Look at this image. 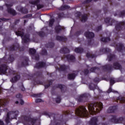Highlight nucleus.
I'll return each mask as SVG.
<instances>
[{
  "mask_svg": "<svg viewBox=\"0 0 125 125\" xmlns=\"http://www.w3.org/2000/svg\"><path fill=\"white\" fill-rule=\"evenodd\" d=\"M70 6L68 5H62L61 7H59L58 9L59 10L63 11V10H66V9H70Z\"/></svg>",
  "mask_w": 125,
  "mask_h": 125,
  "instance_id": "obj_33",
  "label": "nucleus"
},
{
  "mask_svg": "<svg viewBox=\"0 0 125 125\" xmlns=\"http://www.w3.org/2000/svg\"><path fill=\"white\" fill-rule=\"evenodd\" d=\"M80 21L82 23H85V22H86L87 21L88 19V16L87 14H84L83 15H81V18H80Z\"/></svg>",
  "mask_w": 125,
  "mask_h": 125,
  "instance_id": "obj_23",
  "label": "nucleus"
},
{
  "mask_svg": "<svg viewBox=\"0 0 125 125\" xmlns=\"http://www.w3.org/2000/svg\"><path fill=\"white\" fill-rule=\"evenodd\" d=\"M89 94L86 93H84L80 95L78 98V102L80 103H84V102H86L88 99Z\"/></svg>",
  "mask_w": 125,
  "mask_h": 125,
  "instance_id": "obj_10",
  "label": "nucleus"
},
{
  "mask_svg": "<svg viewBox=\"0 0 125 125\" xmlns=\"http://www.w3.org/2000/svg\"><path fill=\"white\" fill-rule=\"evenodd\" d=\"M104 22L106 23H109L110 26H112L113 24L116 23V21L114 19L108 17L104 19Z\"/></svg>",
  "mask_w": 125,
  "mask_h": 125,
  "instance_id": "obj_18",
  "label": "nucleus"
},
{
  "mask_svg": "<svg viewBox=\"0 0 125 125\" xmlns=\"http://www.w3.org/2000/svg\"><path fill=\"white\" fill-rule=\"evenodd\" d=\"M68 68H69V66L63 64V65H61L59 68V70L60 71H66V70L68 69Z\"/></svg>",
  "mask_w": 125,
  "mask_h": 125,
  "instance_id": "obj_38",
  "label": "nucleus"
},
{
  "mask_svg": "<svg viewBox=\"0 0 125 125\" xmlns=\"http://www.w3.org/2000/svg\"><path fill=\"white\" fill-rule=\"evenodd\" d=\"M124 117H121L118 119H117V116L116 115H112V118L110 119V122L113 123L114 124H119L120 122L124 121Z\"/></svg>",
  "mask_w": 125,
  "mask_h": 125,
  "instance_id": "obj_11",
  "label": "nucleus"
},
{
  "mask_svg": "<svg viewBox=\"0 0 125 125\" xmlns=\"http://www.w3.org/2000/svg\"><path fill=\"white\" fill-rule=\"evenodd\" d=\"M125 45L122 43H118L116 44V49L118 51V52H122L123 51V49H124V46Z\"/></svg>",
  "mask_w": 125,
  "mask_h": 125,
  "instance_id": "obj_19",
  "label": "nucleus"
},
{
  "mask_svg": "<svg viewBox=\"0 0 125 125\" xmlns=\"http://www.w3.org/2000/svg\"><path fill=\"white\" fill-rule=\"evenodd\" d=\"M82 33H83V30H80L75 32V36H80V35H82Z\"/></svg>",
  "mask_w": 125,
  "mask_h": 125,
  "instance_id": "obj_58",
  "label": "nucleus"
},
{
  "mask_svg": "<svg viewBox=\"0 0 125 125\" xmlns=\"http://www.w3.org/2000/svg\"><path fill=\"white\" fill-rule=\"evenodd\" d=\"M43 79V75L41 71H36L35 73L32 75L31 80H32L34 85L42 84L43 83L41 81H42Z\"/></svg>",
  "mask_w": 125,
  "mask_h": 125,
  "instance_id": "obj_3",
  "label": "nucleus"
},
{
  "mask_svg": "<svg viewBox=\"0 0 125 125\" xmlns=\"http://www.w3.org/2000/svg\"><path fill=\"white\" fill-rule=\"evenodd\" d=\"M98 118L97 117H92L90 121L88 122L89 125H98Z\"/></svg>",
  "mask_w": 125,
  "mask_h": 125,
  "instance_id": "obj_15",
  "label": "nucleus"
},
{
  "mask_svg": "<svg viewBox=\"0 0 125 125\" xmlns=\"http://www.w3.org/2000/svg\"><path fill=\"white\" fill-rule=\"evenodd\" d=\"M46 67V63L44 62H39L36 63L35 68L37 69H42V68H45Z\"/></svg>",
  "mask_w": 125,
  "mask_h": 125,
  "instance_id": "obj_14",
  "label": "nucleus"
},
{
  "mask_svg": "<svg viewBox=\"0 0 125 125\" xmlns=\"http://www.w3.org/2000/svg\"><path fill=\"white\" fill-rule=\"evenodd\" d=\"M101 30H102V25H100L96 27V28L95 29V31L98 33V32H99V31H101Z\"/></svg>",
  "mask_w": 125,
  "mask_h": 125,
  "instance_id": "obj_55",
  "label": "nucleus"
},
{
  "mask_svg": "<svg viewBox=\"0 0 125 125\" xmlns=\"http://www.w3.org/2000/svg\"><path fill=\"white\" fill-rule=\"evenodd\" d=\"M30 17H32V14H28L23 17H22L23 19H25L26 18H30Z\"/></svg>",
  "mask_w": 125,
  "mask_h": 125,
  "instance_id": "obj_62",
  "label": "nucleus"
},
{
  "mask_svg": "<svg viewBox=\"0 0 125 125\" xmlns=\"http://www.w3.org/2000/svg\"><path fill=\"white\" fill-rule=\"evenodd\" d=\"M107 93H111V92H118L117 91H115L112 89V86H110L107 91Z\"/></svg>",
  "mask_w": 125,
  "mask_h": 125,
  "instance_id": "obj_53",
  "label": "nucleus"
},
{
  "mask_svg": "<svg viewBox=\"0 0 125 125\" xmlns=\"http://www.w3.org/2000/svg\"><path fill=\"white\" fill-rule=\"evenodd\" d=\"M76 78V74L75 73H69L67 75V79L69 81H74V79Z\"/></svg>",
  "mask_w": 125,
  "mask_h": 125,
  "instance_id": "obj_28",
  "label": "nucleus"
},
{
  "mask_svg": "<svg viewBox=\"0 0 125 125\" xmlns=\"http://www.w3.org/2000/svg\"><path fill=\"white\" fill-rule=\"evenodd\" d=\"M56 88H60V89L61 91V92H62V93H64V92H66L67 87H66L65 85H63L62 84H56L55 86H53L52 87L51 93V94H52V95H55V92L54 91V90H55Z\"/></svg>",
  "mask_w": 125,
  "mask_h": 125,
  "instance_id": "obj_7",
  "label": "nucleus"
},
{
  "mask_svg": "<svg viewBox=\"0 0 125 125\" xmlns=\"http://www.w3.org/2000/svg\"><path fill=\"white\" fill-rule=\"evenodd\" d=\"M101 41L103 42H108L111 41V39L109 37H103L101 38Z\"/></svg>",
  "mask_w": 125,
  "mask_h": 125,
  "instance_id": "obj_39",
  "label": "nucleus"
},
{
  "mask_svg": "<svg viewBox=\"0 0 125 125\" xmlns=\"http://www.w3.org/2000/svg\"><path fill=\"white\" fill-rule=\"evenodd\" d=\"M56 39L57 41H59V42H67V41H68V39L66 37L60 36H57Z\"/></svg>",
  "mask_w": 125,
  "mask_h": 125,
  "instance_id": "obj_21",
  "label": "nucleus"
},
{
  "mask_svg": "<svg viewBox=\"0 0 125 125\" xmlns=\"http://www.w3.org/2000/svg\"><path fill=\"white\" fill-rule=\"evenodd\" d=\"M37 10H40L41 8H43V5H42L41 4H38L37 5Z\"/></svg>",
  "mask_w": 125,
  "mask_h": 125,
  "instance_id": "obj_59",
  "label": "nucleus"
},
{
  "mask_svg": "<svg viewBox=\"0 0 125 125\" xmlns=\"http://www.w3.org/2000/svg\"><path fill=\"white\" fill-rule=\"evenodd\" d=\"M118 15L119 17L121 18H124V17H125V10L120 11Z\"/></svg>",
  "mask_w": 125,
  "mask_h": 125,
  "instance_id": "obj_45",
  "label": "nucleus"
},
{
  "mask_svg": "<svg viewBox=\"0 0 125 125\" xmlns=\"http://www.w3.org/2000/svg\"><path fill=\"white\" fill-rule=\"evenodd\" d=\"M55 31L56 34H59L62 31V27L60 25L55 26Z\"/></svg>",
  "mask_w": 125,
  "mask_h": 125,
  "instance_id": "obj_34",
  "label": "nucleus"
},
{
  "mask_svg": "<svg viewBox=\"0 0 125 125\" xmlns=\"http://www.w3.org/2000/svg\"><path fill=\"white\" fill-rule=\"evenodd\" d=\"M65 58L68 62H74L75 59H76L75 56L72 55H67L65 56Z\"/></svg>",
  "mask_w": 125,
  "mask_h": 125,
  "instance_id": "obj_22",
  "label": "nucleus"
},
{
  "mask_svg": "<svg viewBox=\"0 0 125 125\" xmlns=\"http://www.w3.org/2000/svg\"><path fill=\"white\" fill-rule=\"evenodd\" d=\"M84 35L86 37V39L89 40L88 41V45H91V39L94 38V33L92 32L86 31L84 33Z\"/></svg>",
  "mask_w": 125,
  "mask_h": 125,
  "instance_id": "obj_9",
  "label": "nucleus"
},
{
  "mask_svg": "<svg viewBox=\"0 0 125 125\" xmlns=\"http://www.w3.org/2000/svg\"><path fill=\"white\" fill-rule=\"evenodd\" d=\"M42 55L46 56L47 55V51L45 49H43L42 50L41 52Z\"/></svg>",
  "mask_w": 125,
  "mask_h": 125,
  "instance_id": "obj_54",
  "label": "nucleus"
},
{
  "mask_svg": "<svg viewBox=\"0 0 125 125\" xmlns=\"http://www.w3.org/2000/svg\"><path fill=\"white\" fill-rule=\"evenodd\" d=\"M48 84H46L44 85L45 89H46V88H48V87H49V86H50L51 84H52V81H51V80H49L48 81Z\"/></svg>",
  "mask_w": 125,
  "mask_h": 125,
  "instance_id": "obj_50",
  "label": "nucleus"
},
{
  "mask_svg": "<svg viewBox=\"0 0 125 125\" xmlns=\"http://www.w3.org/2000/svg\"><path fill=\"white\" fill-rule=\"evenodd\" d=\"M75 114L77 115V117H79V118H83L87 116L88 112H87L85 106L81 105L75 110Z\"/></svg>",
  "mask_w": 125,
  "mask_h": 125,
  "instance_id": "obj_4",
  "label": "nucleus"
},
{
  "mask_svg": "<svg viewBox=\"0 0 125 125\" xmlns=\"http://www.w3.org/2000/svg\"><path fill=\"white\" fill-rule=\"evenodd\" d=\"M70 115V113L68 111H63L62 112V117H67V116H69Z\"/></svg>",
  "mask_w": 125,
  "mask_h": 125,
  "instance_id": "obj_56",
  "label": "nucleus"
},
{
  "mask_svg": "<svg viewBox=\"0 0 125 125\" xmlns=\"http://www.w3.org/2000/svg\"><path fill=\"white\" fill-rule=\"evenodd\" d=\"M40 0H36L34 1H31L30 2H29V3L31 4H32L33 5H38L39 4V3L40 2Z\"/></svg>",
  "mask_w": 125,
  "mask_h": 125,
  "instance_id": "obj_43",
  "label": "nucleus"
},
{
  "mask_svg": "<svg viewBox=\"0 0 125 125\" xmlns=\"http://www.w3.org/2000/svg\"><path fill=\"white\" fill-rule=\"evenodd\" d=\"M21 76L19 74H16L15 76L13 77L11 80V83H16V82H18L20 80Z\"/></svg>",
  "mask_w": 125,
  "mask_h": 125,
  "instance_id": "obj_24",
  "label": "nucleus"
},
{
  "mask_svg": "<svg viewBox=\"0 0 125 125\" xmlns=\"http://www.w3.org/2000/svg\"><path fill=\"white\" fill-rule=\"evenodd\" d=\"M117 110L118 105L110 106L107 110V113H108L109 114L112 113H115V112H117Z\"/></svg>",
  "mask_w": 125,
  "mask_h": 125,
  "instance_id": "obj_17",
  "label": "nucleus"
},
{
  "mask_svg": "<svg viewBox=\"0 0 125 125\" xmlns=\"http://www.w3.org/2000/svg\"><path fill=\"white\" fill-rule=\"evenodd\" d=\"M103 69L106 70V71H111V70H113V65L108 64L104 66Z\"/></svg>",
  "mask_w": 125,
  "mask_h": 125,
  "instance_id": "obj_29",
  "label": "nucleus"
},
{
  "mask_svg": "<svg viewBox=\"0 0 125 125\" xmlns=\"http://www.w3.org/2000/svg\"><path fill=\"white\" fill-rule=\"evenodd\" d=\"M6 6L7 8V12L13 16H15L17 13H16V11L14 9L11 8L12 5L11 4H6Z\"/></svg>",
  "mask_w": 125,
  "mask_h": 125,
  "instance_id": "obj_12",
  "label": "nucleus"
},
{
  "mask_svg": "<svg viewBox=\"0 0 125 125\" xmlns=\"http://www.w3.org/2000/svg\"><path fill=\"white\" fill-rule=\"evenodd\" d=\"M29 65V58L28 57H24L23 61L21 62V64L19 67H25Z\"/></svg>",
  "mask_w": 125,
  "mask_h": 125,
  "instance_id": "obj_16",
  "label": "nucleus"
},
{
  "mask_svg": "<svg viewBox=\"0 0 125 125\" xmlns=\"http://www.w3.org/2000/svg\"><path fill=\"white\" fill-rule=\"evenodd\" d=\"M21 120L22 123L24 125H30L29 123H31L32 125H35L38 119H35V118H31L30 116H22L21 117Z\"/></svg>",
  "mask_w": 125,
  "mask_h": 125,
  "instance_id": "obj_5",
  "label": "nucleus"
},
{
  "mask_svg": "<svg viewBox=\"0 0 125 125\" xmlns=\"http://www.w3.org/2000/svg\"><path fill=\"white\" fill-rule=\"evenodd\" d=\"M8 60L12 63V62L15 60V59L14 58V55H10L8 58Z\"/></svg>",
  "mask_w": 125,
  "mask_h": 125,
  "instance_id": "obj_44",
  "label": "nucleus"
},
{
  "mask_svg": "<svg viewBox=\"0 0 125 125\" xmlns=\"http://www.w3.org/2000/svg\"><path fill=\"white\" fill-rule=\"evenodd\" d=\"M86 56L87 58H95L96 56L94 54H90L89 53H87Z\"/></svg>",
  "mask_w": 125,
  "mask_h": 125,
  "instance_id": "obj_47",
  "label": "nucleus"
},
{
  "mask_svg": "<svg viewBox=\"0 0 125 125\" xmlns=\"http://www.w3.org/2000/svg\"><path fill=\"white\" fill-rule=\"evenodd\" d=\"M83 72H84V75H88V74H89V70L87 69H85Z\"/></svg>",
  "mask_w": 125,
  "mask_h": 125,
  "instance_id": "obj_63",
  "label": "nucleus"
},
{
  "mask_svg": "<svg viewBox=\"0 0 125 125\" xmlns=\"http://www.w3.org/2000/svg\"><path fill=\"white\" fill-rule=\"evenodd\" d=\"M113 68L115 69V70H122V69H123L122 65H121L118 62H113Z\"/></svg>",
  "mask_w": 125,
  "mask_h": 125,
  "instance_id": "obj_20",
  "label": "nucleus"
},
{
  "mask_svg": "<svg viewBox=\"0 0 125 125\" xmlns=\"http://www.w3.org/2000/svg\"><path fill=\"white\" fill-rule=\"evenodd\" d=\"M54 45L55 44L53 42H50L46 44L45 46V47H47V48H53V47H54Z\"/></svg>",
  "mask_w": 125,
  "mask_h": 125,
  "instance_id": "obj_36",
  "label": "nucleus"
},
{
  "mask_svg": "<svg viewBox=\"0 0 125 125\" xmlns=\"http://www.w3.org/2000/svg\"><path fill=\"white\" fill-rule=\"evenodd\" d=\"M90 71L92 73H97V72H100V68L97 66L93 67L90 69Z\"/></svg>",
  "mask_w": 125,
  "mask_h": 125,
  "instance_id": "obj_30",
  "label": "nucleus"
},
{
  "mask_svg": "<svg viewBox=\"0 0 125 125\" xmlns=\"http://www.w3.org/2000/svg\"><path fill=\"white\" fill-rule=\"evenodd\" d=\"M74 16H75V17H76V18H77V19H80L81 17L82 16V12H76L74 14Z\"/></svg>",
  "mask_w": 125,
  "mask_h": 125,
  "instance_id": "obj_41",
  "label": "nucleus"
},
{
  "mask_svg": "<svg viewBox=\"0 0 125 125\" xmlns=\"http://www.w3.org/2000/svg\"><path fill=\"white\" fill-rule=\"evenodd\" d=\"M87 108L90 114L100 113V111L103 109V104L101 102L88 103L87 104Z\"/></svg>",
  "mask_w": 125,
  "mask_h": 125,
  "instance_id": "obj_2",
  "label": "nucleus"
},
{
  "mask_svg": "<svg viewBox=\"0 0 125 125\" xmlns=\"http://www.w3.org/2000/svg\"><path fill=\"white\" fill-rule=\"evenodd\" d=\"M32 59H34V60H37V61H39L40 60V55H36V54L32 56Z\"/></svg>",
  "mask_w": 125,
  "mask_h": 125,
  "instance_id": "obj_49",
  "label": "nucleus"
},
{
  "mask_svg": "<svg viewBox=\"0 0 125 125\" xmlns=\"http://www.w3.org/2000/svg\"><path fill=\"white\" fill-rule=\"evenodd\" d=\"M74 51L76 53H83V48L82 47H77L74 49Z\"/></svg>",
  "mask_w": 125,
  "mask_h": 125,
  "instance_id": "obj_37",
  "label": "nucleus"
},
{
  "mask_svg": "<svg viewBox=\"0 0 125 125\" xmlns=\"http://www.w3.org/2000/svg\"><path fill=\"white\" fill-rule=\"evenodd\" d=\"M16 98L20 100L23 97V96L22 95V94L19 93L16 95Z\"/></svg>",
  "mask_w": 125,
  "mask_h": 125,
  "instance_id": "obj_57",
  "label": "nucleus"
},
{
  "mask_svg": "<svg viewBox=\"0 0 125 125\" xmlns=\"http://www.w3.org/2000/svg\"><path fill=\"white\" fill-rule=\"evenodd\" d=\"M65 16L64 13L62 12L58 14V18H63Z\"/></svg>",
  "mask_w": 125,
  "mask_h": 125,
  "instance_id": "obj_60",
  "label": "nucleus"
},
{
  "mask_svg": "<svg viewBox=\"0 0 125 125\" xmlns=\"http://www.w3.org/2000/svg\"><path fill=\"white\" fill-rule=\"evenodd\" d=\"M60 53H62V54H67V53H70V50L66 47L62 48L60 50Z\"/></svg>",
  "mask_w": 125,
  "mask_h": 125,
  "instance_id": "obj_26",
  "label": "nucleus"
},
{
  "mask_svg": "<svg viewBox=\"0 0 125 125\" xmlns=\"http://www.w3.org/2000/svg\"><path fill=\"white\" fill-rule=\"evenodd\" d=\"M37 34L40 37V38H43L45 36V33L43 31H40L37 33Z\"/></svg>",
  "mask_w": 125,
  "mask_h": 125,
  "instance_id": "obj_51",
  "label": "nucleus"
},
{
  "mask_svg": "<svg viewBox=\"0 0 125 125\" xmlns=\"http://www.w3.org/2000/svg\"><path fill=\"white\" fill-rule=\"evenodd\" d=\"M20 88L21 91H25V90H26V89L25 88V87H24V85H23V84L20 86Z\"/></svg>",
  "mask_w": 125,
  "mask_h": 125,
  "instance_id": "obj_61",
  "label": "nucleus"
},
{
  "mask_svg": "<svg viewBox=\"0 0 125 125\" xmlns=\"http://www.w3.org/2000/svg\"><path fill=\"white\" fill-rule=\"evenodd\" d=\"M16 25L14 24V23H11L10 25V29L14 31L16 35L19 37H21L22 38V41L24 43H27V42H30V35H24L25 30L22 27H20L18 29V31H16L17 29L15 28Z\"/></svg>",
  "mask_w": 125,
  "mask_h": 125,
  "instance_id": "obj_1",
  "label": "nucleus"
},
{
  "mask_svg": "<svg viewBox=\"0 0 125 125\" xmlns=\"http://www.w3.org/2000/svg\"><path fill=\"white\" fill-rule=\"evenodd\" d=\"M36 52H37V50L34 48H30L29 49V54L33 56V55L36 54Z\"/></svg>",
  "mask_w": 125,
  "mask_h": 125,
  "instance_id": "obj_42",
  "label": "nucleus"
},
{
  "mask_svg": "<svg viewBox=\"0 0 125 125\" xmlns=\"http://www.w3.org/2000/svg\"><path fill=\"white\" fill-rule=\"evenodd\" d=\"M43 115H45V116H48L49 118H51V117H53V116H55V114L53 113H48L46 111H44L42 113Z\"/></svg>",
  "mask_w": 125,
  "mask_h": 125,
  "instance_id": "obj_40",
  "label": "nucleus"
},
{
  "mask_svg": "<svg viewBox=\"0 0 125 125\" xmlns=\"http://www.w3.org/2000/svg\"><path fill=\"white\" fill-rule=\"evenodd\" d=\"M20 22V20L18 19H16V20H15V21H14V24L16 25H17L18 24H19V22Z\"/></svg>",
  "mask_w": 125,
  "mask_h": 125,
  "instance_id": "obj_64",
  "label": "nucleus"
},
{
  "mask_svg": "<svg viewBox=\"0 0 125 125\" xmlns=\"http://www.w3.org/2000/svg\"><path fill=\"white\" fill-rule=\"evenodd\" d=\"M7 71H8V73L9 74V75L13 74V70L8 69V66L7 65L5 64H2L0 66V73L4 75L7 73Z\"/></svg>",
  "mask_w": 125,
  "mask_h": 125,
  "instance_id": "obj_8",
  "label": "nucleus"
},
{
  "mask_svg": "<svg viewBox=\"0 0 125 125\" xmlns=\"http://www.w3.org/2000/svg\"><path fill=\"white\" fill-rule=\"evenodd\" d=\"M54 22H55V20L54 19H52L49 20V27H52L53 24H54Z\"/></svg>",
  "mask_w": 125,
  "mask_h": 125,
  "instance_id": "obj_48",
  "label": "nucleus"
},
{
  "mask_svg": "<svg viewBox=\"0 0 125 125\" xmlns=\"http://www.w3.org/2000/svg\"><path fill=\"white\" fill-rule=\"evenodd\" d=\"M117 103L119 104H125V97L122 96L117 97Z\"/></svg>",
  "mask_w": 125,
  "mask_h": 125,
  "instance_id": "obj_25",
  "label": "nucleus"
},
{
  "mask_svg": "<svg viewBox=\"0 0 125 125\" xmlns=\"http://www.w3.org/2000/svg\"><path fill=\"white\" fill-rule=\"evenodd\" d=\"M107 59L109 62L115 60V59H116V55L110 53L107 55Z\"/></svg>",
  "mask_w": 125,
  "mask_h": 125,
  "instance_id": "obj_31",
  "label": "nucleus"
},
{
  "mask_svg": "<svg viewBox=\"0 0 125 125\" xmlns=\"http://www.w3.org/2000/svg\"><path fill=\"white\" fill-rule=\"evenodd\" d=\"M56 103L59 104L61 102V96H58L55 99Z\"/></svg>",
  "mask_w": 125,
  "mask_h": 125,
  "instance_id": "obj_52",
  "label": "nucleus"
},
{
  "mask_svg": "<svg viewBox=\"0 0 125 125\" xmlns=\"http://www.w3.org/2000/svg\"><path fill=\"white\" fill-rule=\"evenodd\" d=\"M19 11L22 14H27V13L29 12L28 9L24 7H21L19 9Z\"/></svg>",
  "mask_w": 125,
  "mask_h": 125,
  "instance_id": "obj_32",
  "label": "nucleus"
},
{
  "mask_svg": "<svg viewBox=\"0 0 125 125\" xmlns=\"http://www.w3.org/2000/svg\"><path fill=\"white\" fill-rule=\"evenodd\" d=\"M88 87L90 90L94 91L95 89H97V85L93 83L89 84Z\"/></svg>",
  "mask_w": 125,
  "mask_h": 125,
  "instance_id": "obj_35",
  "label": "nucleus"
},
{
  "mask_svg": "<svg viewBox=\"0 0 125 125\" xmlns=\"http://www.w3.org/2000/svg\"><path fill=\"white\" fill-rule=\"evenodd\" d=\"M20 48V45L18 43H15L8 47V50L9 51H15L17 49Z\"/></svg>",
  "mask_w": 125,
  "mask_h": 125,
  "instance_id": "obj_13",
  "label": "nucleus"
},
{
  "mask_svg": "<svg viewBox=\"0 0 125 125\" xmlns=\"http://www.w3.org/2000/svg\"><path fill=\"white\" fill-rule=\"evenodd\" d=\"M109 83H110V85L113 86L114 84L116 83V81H115V78H110L109 79Z\"/></svg>",
  "mask_w": 125,
  "mask_h": 125,
  "instance_id": "obj_46",
  "label": "nucleus"
},
{
  "mask_svg": "<svg viewBox=\"0 0 125 125\" xmlns=\"http://www.w3.org/2000/svg\"><path fill=\"white\" fill-rule=\"evenodd\" d=\"M100 51L102 53L107 54L111 52V49L108 48H102L100 49Z\"/></svg>",
  "mask_w": 125,
  "mask_h": 125,
  "instance_id": "obj_27",
  "label": "nucleus"
},
{
  "mask_svg": "<svg viewBox=\"0 0 125 125\" xmlns=\"http://www.w3.org/2000/svg\"><path fill=\"white\" fill-rule=\"evenodd\" d=\"M10 115H12V119H15L17 120V117H18V115H19V111L18 110H14L7 113L5 119V123L6 125H8V124L10 123Z\"/></svg>",
  "mask_w": 125,
  "mask_h": 125,
  "instance_id": "obj_6",
  "label": "nucleus"
}]
</instances>
